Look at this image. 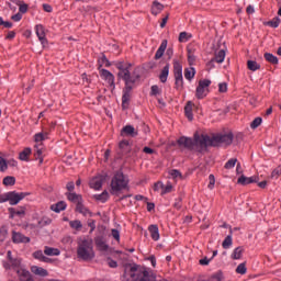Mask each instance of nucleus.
Here are the masks:
<instances>
[{
	"label": "nucleus",
	"instance_id": "603ef678",
	"mask_svg": "<svg viewBox=\"0 0 281 281\" xmlns=\"http://www.w3.org/2000/svg\"><path fill=\"white\" fill-rule=\"evenodd\" d=\"M5 170H8V161L0 156V172H5Z\"/></svg>",
	"mask_w": 281,
	"mask_h": 281
},
{
	"label": "nucleus",
	"instance_id": "774afa93",
	"mask_svg": "<svg viewBox=\"0 0 281 281\" xmlns=\"http://www.w3.org/2000/svg\"><path fill=\"white\" fill-rule=\"evenodd\" d=\"M212 280L221 281L223 280V272H217L212 276Z\"/></svg>",
	"mask_w": 281,
	"mask_h": 281
},
{
	"label": "nucleus",
	"instance_id": "473e14b6",
	"mask_svg": "<svg viewBox=\"0 0 281 281\" xmlns=\"http://www.w3.org/2000/svg\"><path fill=\"white\" fill-rule=\"evenodd\" d=\"M45 256H60V250L58 248H52L48 246L44 247Z\"/></svg>",
	"mask_w": 281,
	"mask_h": 281
},
{
	"label": "nucleus",
	"instance_id": "1a4fd4ad",
	"mask_svg": "<svg viewBox=\"0 0 281 281\" xmlns=\"http://www.w3.org/2000/svg\"><path fill=\"white\" fill-rule=\"evenodd\" d=\"M234 143V133L229 132L227 134H216L214 136H212V145L214 148H216V146H220L221 144H223L224 146H232V144Z\"/></svg>",
	"mask_w": 281,
	"mask_h": 281
},
{
	"label": "nucleus",
	"instance_id": "3c124183",
	"mask_svg": "<svg viewBox=\"0 0 281 281\" xmlns=\"http://www.w3.org/2000/svg\"><path fill=\"white\" fill-rule=\"evenodd\" d=\"M196 61V56H194V53H192V49H188V63L189 65H194Z\"/></svg>",
	"mask_w": 281,
	"mask_h": 281
},
{
	"label": "nucleus",
	"instance_id": "37998d69",
	"mask_svg": "<svg viewBox=\"0 0 281 281\" xmlns=\"http://www.w3.org/2000/svg\"><path fill=\"white\" fill-rule=\"evenodd\" d=\"M236 273H239L240 276H245V273H247V263L245 262L239 263L236 268Z\"/></svg>",
	"mask_w": 281,
	"mask_h": 281
},
{
	"label": "nucleus",
	"instance_id": "09e8293b",
	"mask_svg": "<svg viewBox=\"0 0 281 281\" xmlns=\"http://www.w3.org/2000/svg\"><path fill=\"white\" fill-rule=\"evenodd\" d=\"M34 139L37 144H38V142H45V139H47V133H45V134L37 133L34 135Z\"/></svg>",
	"mask_w": 281,
	"mask_h": 281
},
{
	"label": "nucleus",
	"instance_id": "9b49d317",
	"mask_svg": "<svg viewBox=\"0 0 281 281\" xmlns=\"http://www.w3.org/2000/svg\"><path fill=\"white\" fill-rule=\"evenodd\" d=\"M106 175H100L91 179L90 181V188L92 190H102V186L104 184V181H106Z\"/></svg>",
	"mask_w": 281,
	"mask_h": 281
},
{
	"label": "nucleus",
	"instance_id": "5fc2aeb1",
	"mask_svg": "<svg viewBox=\"0 0 281 281\" xmlns=\"http://www.w3.org/2000/svg\"><path fill=\"white\" fill-rule=\"evenodd\" d=\"M215 183H216V178L214 177V175L211 173L209 176V186H207L209 190H214Z\"/></svg>",
	"mask_w": 281,
	"mask_h": 281
},
{
	"label": "nucleus",
	"instance_id": "c03bdc74",
	"mask_svg": "<svg viewBox=\"0 0 281 281\" xmlns=\"http://www.w3.org/2000/svg\"><path fill=\"white\" fill-rule=\"evenodd\" d=\"M69 225L72 229H77V232L82 229V222H80L79 220L70 221Z\"/></svg>",
	"mask_w": 281,
	"mask_h": 281
},
{
	"label": "nucleus",
	"instance_id": "aec40b11",
	"mask_svg": "<svg viewBox=\"0 0 281 281\" xmlns=\"http://www.w3.org/2000/svg\"><path fill=\"white\" fill-rule=\"evenodd\" d=\"M121 135L122 137H137V132H135V127H133V125H125L121 130Z\"/></svg>",
	"mask_w": 281,
	"mask_h": 281
},
{
	"label": "nucleus",
	"instance_id": "f3484780",
	"mask_svg": "<svg viewBox=\"0 0 281 281\" xmlns=\"http://www.w3.org/2000/svg\"><path fill=\"white\" fill-rule=\"evenodd\" d=\"M119 155H121V157H126L131 153V143L128 140H121L119 143Z\"/></svg>",
	"mask_w": 281,
	"mask_h": 281
},
{
	"label": "nucleus",
	"instance_id": "de8ad7c7",
	"mask_svg": "<svg viewBox=\"0 0 281 281\" xmlns=\"http://www.w3.org/2000/svg\"><path fill=\"white\" fill-rule=\"evenodd\" d=\"M223 249H229L232 247V235H227L224 241L222 243Z\"/></svg>",
	"mask_w": 281,
	"mask_h": 281
},
{
	"label": "nucleus",
	"instance_id": "5701e85b",
	"mask_svg": "<svg viewBox=\"0 0 281 281\" xmlns=\"http://www.w3.org/2000/svg\"><path fill=\"white\" fill-rule=\"evenodd\" d=\"M167 47H168V40H164L155 54V60H159V58H161L164 54H166Z\"/></svg>",
	"mask_w": 281,
	"mask_h": 281
},
{
	"label": "nucleus",
	"instance_id": "4468645a",
	"mask_svg": "<svg viewBox=\"0 0 281 281\" xmlns=\"http://www.w3.org/2000/svg\"><path fill=\"white\" fill-rule=\"evenodd\" d=\"M16 276L19 281H36L34 274H32V272L25 268L23 270H18Z\"/></svg>",
	"mask_w": 281,
	"mask_h": 281
},
{
	"label": "nucleus",
	"instance_id": "39448f33",
	"mask_svg": "<svg viewBox=\"0 0 281 281\" xmlns=\"http://www.w3.org/2000/svg\"><path fill=\"white\" fill-rule=\"evenodd\" d=\"M77 256L80 260H85V262H89V260H93V258H95L93 246L89 240L85 239L81 241L77 248Z\"/></svg>",
	"mask_w": 281,
	"mask_h": 281
},
{
	"label": "nucleus",
	"instance_id": "f8f14e48",
	"mask_svg": "<svg viewBox=\"0 0 281 281\" xmlns=\"http://www.w3.org/2000/svg\"><path fill=\"white\" fill-rule=\"evenodd\" d=\"M226 50L225 48H222L220 50H215L214 57L209 61V67H214V63H223L225 60Z\"/></svg>",
	"mask_w": 281,
	"mask_h": 281
},
{
	"label": "nucleus",
	"instance_id": "0eeeda50",
	"mask_svg": "<svg viewBox=\"0 0 281 281\" xmlns=\"http://www.w3.org/2000/svg\"><path fill=\"white\" fill-rule=\"evenodd\" d=\"M173 78L175 89L177 91H183V66L179 63V59H173Z\"/></svg>",
	"mask_w": 281,
	"mask_h": 281
},
{
	"label": "nucleus",
	"instance_id": "bb28decb",
	"mask_svg": "<svg viewBox=\"0 0 281 281\" xmlns=\"http://www.w3.org/2000/svg\"><path fill=\"white\" fill-rule=\"evenodd\" d=\"M50 210L56 212V214H59V212L67 210V203H65V201H59L56 204L50 205Z\"/></svg>",
	"mask_w": 281,
	"mask_h": 281
},
{
	"label": "nucleus",
	"instance_id": "c756f323",
	"mask_svg": "<svg viewBox=\"0 0 281 281\" xmlns=\"http://www.w3.org/2000/svg\"><path fill=\"white\" fill-rule=\"evenodd\" d=\"M162 11H164V4H161L158 1H154L151 5V14H154V16H157V14H160V12Z\"/></svg>",
	"mask_w": 281,
	"mask_h": 281
},
{
	"label": "nucleus",
	"instance_id": "ea45409f",
	"mask_svg": "<svg viewBox=\"0 0 281 281\" xmlns=\"http://www.w3.org/2000/svg\"><path fill=\"white\" fill-rule=\"evenodd\" d=\"M3 186H14L16 183V178L13 176H7L2 181Z\"/></svg>",
	"mask_w": 281,
	"mask_h": 281
},
{
	"label": "nucleus",
	"instance_id": "6e6552de",
	"mask_svg": "<svg viewBox=\"0 0 281 281\" xmlns=\"http://www.w3.org/2000/svg\"><path fill=\"white\" fill-rule=\"evenodd\" d=\"M7 260L9 261L3 262V268L7 271H10V269H12L13 271H15V273H19V271H23L25 269V268H22L21 266V262H22L21 258L12 257V250H8Z\"/></svg>",
	"mask_w": 281,
	"mask_h": 281
},
{
	"label": "nucleus",
	"instance_id": "dca6fc26",
	"mask_svg": "<svg viewBox=\"0 0 281 281\" xmlns=\"http://www.w3.org/2000/svg\"><path fill=\"white\" fill-rule=\"evenodd\" d=\"M25 212H27V209L25 206H19L18 209L9 207L10 218H14V216L23 218L25 216Z\"/></svg>",
	"mask_w": 281,
	"mask_h": 281
},
{
	"label": "nucleus",
	"instance_id": "2f4dec72",
	"mask_svg": "<svg viewBox=\"0 0 281 281\" xmlns=\"http://www.w3.org/2000/svg\"><path fill=\"white\" fill-rule=\"evenodd\" d=\"M67 199L68 201H70L71 203H80V201H82V195L76 193V192H69L67 193Z\"/></svg>",
	"mask_w": 281,
	"mask_h": 281
},
{
	"label": "nucleus",
	"instance_id": "680f3d73",
	"mask_svg": "<svg viewBox=\"0 0 281 281\" xmlns=\"http://www.w3.org/2000/svg\"><path fill=\"white\" fill-rule=\"evenodd\" d=\"M88 227L90 228V234H92V232H95V220H89Z\"/></svg>",
	"mask_w": 281,
	"mask_h": 281
},
{
	"label": "nucleus",
	"instance_id": "393cba45",
	"mask_svg": "<svg viewBox=\"0 0 281 281\" xmlns=\"http://www.w3.org/2000/svg\"><path fill=\"white\" fill-rule=\"evenodd\" d=\"M170 75V64H166V66L162 68L160 75H159V80L162 83L168 82V76Z\"/></svg>",
	"mask_w": 281,
	"mask_h": 281
},
{
	"label": "nucleus",
	"instance_id": "f03ea898",
	"mask_svg": "<svg viewBox=\"0 0 281 281\" xmlns=\"http://www.w3.org/2000/svg\"><path fill=\"white\" fill-rule=\"evenodd\" d=\"M179 148H186L187 150H195V153H203L207 150V146H214L212 144V137L207 134L200 135L195 133L193 138L181 136L177 140Z\"/></svg>",
	"mask_w": 281,
	"mask_h": 281
},
{
	"label": "nucleus",
	"instance_id": "412c9836",
	"mask_svg": "<svg viewBox=\"0 0 281 281\" xmlns=\"http://www.w3.org/2000/svg\"><path fill=\"white\" fill-rule=\"evenodd\" d=\"M237 183H239V186H249V183H258V177L254 176L248 178L243 175L238 178Z\"/></svg>",
	"mask_w": 281,
	"mask_h": 281
},
{
	"label": "nucleus",
	"instance_id": "cd10ccee",
	"mask_svg": "<svg viewBox=\"0 0 281 281\" xmlns=\"http://www.w3.org/2000/svg\"><path fill=\"white\" fill-rule=\"evenodd\" d=\"M148 232L154 240H159V226L157 224L149 225Z\"/></svg>",
	"mask_w": 281,
	"mask_h": 281
},
{
	"label": "nucleus",
	"instance_id": "2eb2a0df",
	"mask_svg": "<svg viewBox=\"0 0 281 281\" xmlns=\"http://www.w3.org/2000/svg\"><path fill=\"white\" fill-rule=\"evenodd\" d=\"M100 74H101V78L105 79L108 85H110V87L115 89V76L112 75V72L106 69H101Z\"/></svg>",
	"mask_w": 281,
	"mask_h": 281
},
{
	"label": "nucleus",
	"instance_id": "8fccbe9b",
	"mask_svg": "<svg viewBox=\"0 0 281 281\" xmlns=\"http://www.w3.org/2000/svg\"><path fill=\"white\" fill-rule=\"evenodd\" d=\"M260 124H262V117L258 116L250 123V128L256 130Z\"/></svg>",
	"mask_w": 281,
	"mask_h": 281
},
{
	"label": "nucleus",
	"instance_id": "423d86ee",
	"mask_svg": "<svg viewBox=\"0 0 281 281\" xmlns=\"http://www.w3.org/2000/svg\"><path fill=\"white\" fill-rule=\"evenodd\" d=\"M25 196H30V193H19L16 191L7 192L4 194H0V203H5L9 201L10 205H19V203H21Z\"/></svg>",
	"mask_w": 281,
	"mask_h": 281
},
{
	"label": "nucleus",
	"instance_id": "9d476101",
	"mask_svg": "<svg viewBox=\"0 0 281 281\" xmlns=\"http://www.w3.org/2000/svg\"><path fill=\"white\" fill-rule=\"evenodd\" d=\"M211 85H212V81L210 79H203L199 81V85L195 90V97L198 98V100H203V98L207 95L205 93V88L210 87Z\"/></svg>",
	"mask_w": 281,
	"mask_h": 281
},
{
	"label": "nucleus",
	"instance_id": "a18cd8bd",
	"mask_svg": "<svg viewBox=\"0 0 281 281\" xmlns=\"http://www.w3.org/2000/svg\"><path fill=\"white\" fill-rule=\"evenodd\" d=\"M36 151L34 154L35 159H38L40 164H43V149L38 148V145H35Z\"/></svg>",
	"mask_w": 281,
	"mask_h": 281
},
{
	"label": "nucleus",
	"instance_id": "4be33fe9",
	"mask_svg": "<svg viewBox=\"0 0 281 281\" xmlns=\"http://www.w3.org/2000/svg\"><path fill=\"white\" fill-rule=\"evenodd\" d=\"M31 273H34V276H40L41 278H47V276H49V272H47V270L38 266H32Z\"/></svg>",
	"mask_w": 281,
	"mask_h": 281
},
{
	"label": "nucleus",
	"instance_id": "20e7f679",
	"mask_svg": "<svg viewBox=\"0 0 281 281\" xmlns=\"http://www.w3.org/2000/svg\"><path fill=\"white\" fill-rule=\"evenodd\" d=\"M122 190H131L128 187V179L126 176H124V172L122 170H119L114 173L112 177L111 183H110V194L113 196H120V192Z\"/></svg>",
	"mask_w": 281,
	"mask_h": 281
},
{
	"label": "nucleus",
	"instance_id": "052dcab7",
	"mask_svg": "<svg viewBox=\"0 0 281 281\" xmlns=\"http://www.w3.org/2000/svg\"><path fill=\"white\" fill-rule=\"evenodd\" d=\"M159 93H161V91L159 90V86H151L150 95H159Z\"/></svg>",
	"mask_w": 281,
	"mask_h": 281
},
{
	"label": "nucleus",
	"instance_id": "f704fd0d",
	"mask_svg": "<svg viewBox=\"0 0 281 281\" xmlns=\"http://www.w3.org/2000/svg\"><path fill=\"white\" fill-rule=\"evenodd\" d=\"M263 58L265 60H267V63H270L271 65H278L279 63L278 58L271 53H265Z\"/></svg>",
	"mask_w": 281,
	"mask_h": 281
},
{
	"label": "nucleus",
	"instance_id": "13d9d810",
	"mask_svg": "<svg viewBox=\"0 0 281 281\" xmlns=\"http://www.w3.org/2000/svg\"><path fill=\"white\" fill-rule=\"evenodd\" d=\"M281 175V165H279L271 173L272 179H278Z\"/></svg>",
	"mask_w": 281,
	"mask_h": 281
},
{
	"label": "nucleus",
	"instance_id": "7c9ffc66",
	"mask_svg": "<svg viewBox=\"0 0 281 281\" xmlns=\"http://www.w3.org/2000/svg\"><path fill=\"white\" fill-rule=\"evenodd\" d=\"M243 254H245V248L239 246L234 249L233 254L231 255V258L233 260H240V258H243Z\"/></svg>",
	"mask_w": 281,
	"mask_h": 281
},
{
	"label": "nucleus",
	"instance_id": "0e129e2a",
	"mask_svg": "<svg viewBox=\"0 0 281 281\" xmlns=\"http://www.w3.org/2000/svg\"><path fill=\"white\" fill-rule=\"evenodd\" d=\"M20 14H25L27 12V4H21V2L18 4Z\"/></svg>",
	"mask_w": 281,
	"mask_h": 281
},
{
	"label": "nucleus",
	"instance_id": "f257e3e1",
	"mask_svg": "<svg viewBox=\"0 0 281 281\" xmlns=\"http://www.w3.org/2000/svg\"><path fill=\"white\" fill-rule=\"evenodd\" d=\"M114 67L119 69L117 78L119 80H123L125 82V87L123 88V95H122V109H128V102H131V92L133 91L135 85L142 76L136 74L135 70L131 74L128 68L124 67V61H115Z\"/></svg>",
	"mask_w": 281,
	"mask_h": 281
},
{
	"label": "nucleus",
	"instance_id": "338daca9",
	"mask_svg": "<svg viewBox=\"0 0 281 281\" xmlns=\"http://www.w3.org/2000/svg\"><path fill=\"white\" fill-rule=\"evenodd\" d=\"M159 189H164V183L162 182H160V181H158V182H156L155 184H154V191L155 192H159Z\"/></svg>",
	"mask_w": 281,
	"mask_h": 281
},
{
	"label": "nucleus",
	"instance_id": "e2e57ef3",
	"mask_svg": "<svg viewBox=\"0 0 281 281\" xmlns=\"http://www.w3.org/2000/svg\"><path fill=\"white\" fill-rule=\"evenodd\" d=\"M218 91L220 93H227V83L226 82L220 83Z\"/></svg>",
	"mask_w": 281,
	"mask_h": 281
},
{
	"label": "nucleus",
	"instance_id": "6ab92c4d",
	"mask_svg": "<svg viewBox=\"0 0 281 281\" xmlns=\"http://www.w3.org/2000/svg\"><path fill=\"white\" fill-rule=\"evenodd\" d=\"M94 245L99 249V251H108L109 250V245H106V241L104 240L103 236L94 237Z\"/></svg>",
	"mask_w": 281,
	"mask_h": 281
},
{
	"label": "nucleus",
	"instance_id": "58836bf2",
	"mask_svg": "<svg viewBox=\"0 0 281 281\" xmlns=\"http://www.w3.org/2000/svg\"><path fill=\"white\" fill-rule=\"evenodd\" d=\"M247 68L250 71H258V69H260V64H258L256 60H248Z\"/></svg>",
	"mask_w": 281,
	"mask_h": 281
},
{
	"label": "nucleus",
	"instance_id": "a211bd4d",
	"mask_svg": "<svg viewBox=\"0 0 281 281\" xmlns=\"http://www.w3.org/2000/svg\"><path fill=\"white\" fill-rule=\"evenodd\" d=\"M35 32L42 45H47V37H45V26H43L42 24H37L35 26Z\"/></svg>",
	"mask_w": 281,
	"mask_h": 281
},
{
	"label": "nucleus",
	"instance_id": "7ed1b4c3",
	"mask_svg": "<svg viewBox=\"0 0 281 281\" xmlns=\"http://www.w3.org/2000/svg\"><path fill=\"white\" fill-rule=\"evenodd\" d=\"M122 281H155V273L137 263H126Z\"/></svg>",
	"mask_w": 281,
	"mask_h": 281
},
{
	"label": "nucleus",
	"instance_id": "c9c22d12",
	"mask_svg": "<svg viewBox=\"0 0 281 281\" xmlns=\"http://www.w3.org/2000/svg\"><path fill=\"white\" fill-rule=\"evenodd\" d=\"M97 201H101V203H106L109 201V191L104 190L101 194L94 195Z\"/></svg>",
	"mask_w": 281,
	"mask_h": 281
},
{
	"label": "nucleus",
	"instance_id": "b1692460",
	"mask_svg": "<svg viewBox=\"0 0 281 281\" xmlns=\"http://www.w3.org/2000/svg\"><path fill=\"white\" fill-rule=\"evenodd\" d=\"M192 106H194L192 101H188L184 106V115L187 120H189V122H192V120H194V114L192 113Z\"/></svg>",
	"mask_w": 281,
	"mask_h": 281
},
{
	"label": "nucleus",
	"instance_id": "a19ab883",
	"mask_svg": "<svg viewBox=\"0 0 281 281\" xmlns=\"http://www.w3.org/2000/svg\"><path fill=\"white\" fill-rule=\"evenodd\" d=\"M8 238V226L0 227V243H4Z\"/></svg>",
	"mask_w": 281,
	"mask_h": 281
},
{
	"label": "nucleus",
	"instance_id": "864d4df0",
	"mask_svg": "<svg viewBox=\"0 0 281 281\" xmlns=\"http://www.w3.org/2000/svg\"><path fill=\"white\" fill-rule=\"evenodd\" d=\"M169 175L172 179H177L180 177V179H183V176L181 175V171L177 170V169H171L169 171Z\"/></svg>",
	"mask_w": 281,
	"mask_h": 281
},
{
	"label": "nucleus",
	"instance_id": "a878e982",
	"mask_svg": "<svg viewBox=\"0 0 281 281\" xmlns=\"http://www.w3.org/2000/svg\"><path fill=\"white\" fill-rule=\"evenodd\" d=\"M76 212H79V214H82L83 216H87V214H89V216H93V213H91V211H89V209H87L86 205L82 204V201L77 203Z\"/></svg>",
	"mask_w": 281,
	"mask_h": 281
},
{
	"label": "nucleus",
	"instance_id": "4c0bfd02",
	"mask_svg": "<svg viewBox=\"0 0 281 281\" xmlns=\"http://www.w3.org/2000/svg\"><path fill=\"white\" fill-rule=\"evenodd\" d=\"M281 20L276 16L271 21L265 22L263 25H269V27H280Z\"/></svg>",
	"mask_w": 281,
	"mask_h": 281
},
{
	"label": "nucleus",
	"instance_id": "69168bd1",
	"mask_svg": "<svg viewBox=\"0 0 281 281\" xmlns=\"http://www.w3.org/2000/svg\"><path fill=\"white\" fill-rule=\"evenodd\" d=\"M66 190H68V192H74V190H76V184L74 181H70L66 184Z\"/></svg>",
	"mask_w": 281,
	"mask_h": 281
},
{
	"label": "nucleus",
	"instance_id": "49530a36",
	"mask_svg": "<svg viewBox=\"0 0 281 281\" xmlns=\"http://www.w3.org/2000/svg\"><path fill=\"white\" fill-rule=\"evenodd\" d=\"M238 162V159L236 158H231L224 166V168L226 170H232V168H234V166H236V164Z\"/></svg>",
	"mask_w": 281,
	"mask_h": 281
},
{
	"label": "nucleus",
	"instance_id": "4d7b16f0",
	"mask_svg": "<svg viewBox=\"0 0 281 281\" xmlns=\"http://www.w3.org/2000/svg\"><path fill=\"white\" fill-rule=\"evenodd\" d=\"M111 236L114 238V240H117V243H120V231L117 228L111 229Z\"/></svg>",
	"mask_w": 281,
	"mask_h": 281
},
{
	"label": "nucleus",
	"instance_id": "6e6d98bb",
	"mask_svg": "<svg viewBox=\"0 0 281 281\" xmlns=\"http://www.w3.org/2000/svg\"><path fill=\"white\" fill-rule=\"evenodd\" d=\"M178 41L179 43H188V41H190V37H188V32H181Z\"/></svg>",
	"mask_w": 281,
	"mask_h": 281
},
{
	"label": "nucleus",
	"instance_id": "e433bc0d",
	"mask_svg": "<svg viewBox=\"0 0 281 281\" xmlns=\"http://www.w3.org/2000/svg\"><path fill=\"white\" fill-rule=\"evenodd\" d=\"M195 74H196V70H194L193 67L184 69V78L187 80H192L194 78Z\"/></svg>",
	"mask_w": 281,
	"mask_h": 281
},
{
	"label": "nucleus",
	"instance_id": "ddd939ff",
	"mask_svg": "<svg viewBox=\"0 0 281 281\" xmlns=\"http://www.w3.org/2000/svg\"><path fill=\"white\" fill-rule=\"evenodd\" d=\"M30 237L23 235L20 232H12V243H14V245H21V244H27L30 243Z\"/></svg>",
	"mask_w": 281,
	"mask_h": 281
},
{
	"label": "nucleus",
	"instance_id": "c85d7f7f",
	"mask_svg": "<svg viewBox=\"0 0 281 281\" xmlns=\"http://www.w3.org/2000/svg\"><path fill=\"white\" fill-rule=\"evenodd\" d=\"M32 155V148L25 147L20 154V161H30V156Z\"/></svg>",
	"mask_w": 281,
	"mask_h": 281
},
{
	"label": "nucleus",
	"instance_id": "72a5a7b5",
	"mask_svg": "<svg viewBox=\"0 0 281 281\" xmlns=\"http://www.w3.org/2000/svg\"><path fill=\"white\" fill-rule=\"evenodd\" d=\"M47 225H52V218L44 216L37 222L36 227L43 229V227H47Z\"/></svg>",
	"mask_w": 281,
	"mask_h": 281
},
{
	"label": "nucleus",
	"instance_id": "bf43d9fd",
	"mask_svg": "<svg viewBox=\"0 0 281 281\" xmlns=\"http://www.w3.org/2000/svg\"><path fill=\"white\" fill-rule=\"evenodd\" d=\"M170 192H172V184L169 183L166 187L164 186L161 196H164V194H170Z\"/></svg>",
	"mask_w": 281,
	"mask_h": 281
},
{
	"label": "nucleus",
	"instance_id": "79ce46f5",
	"mask_svg": "<svg viewBox=\"0 0 281 281\" xmlns=\"http://www.w3.org/2000/svg\"><path fill=\"white\" fill-rule=\"evenodd\" d=\"M33 258H35V260H40L41 262L47 260V257L43 254V250H37L33 252Z\"/></svg>",
	"mask_w": 281,
	"mask_h": 281
}]
</instances>
